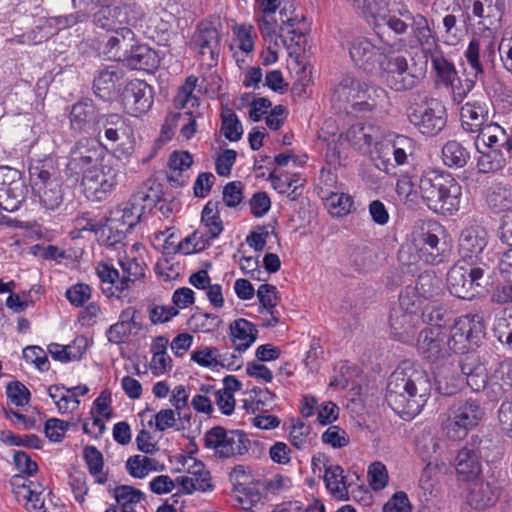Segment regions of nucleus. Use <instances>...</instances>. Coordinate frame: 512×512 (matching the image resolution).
Here are the masks:
<instances>
[{"label": "nucleus", "instance_id": "nucleus-1", "mask_svg": "<svg viewBox=\"0 0 512 512\" xmlns=\"http://www.w3.org/2000/svg\"><path fill=\"white\" fill-rule=\"evenodd\" d=\"M485 334L483 317L478 314H466L459 317L450 330L442 326L422 330L417 340L419 355L436 363L449 357L452 352H464L468 344L478 345Z\"/></svg>", "mask_w": 512, "mask_h": 512}, {"label": "nucleus", "instance_id": "nucleus-2", "mask_svg": "<svg viewBox=\"0 0 512 512\" xmlns=\"http://www.w3.org/2000/svg\"><path fill=\"white\" fill-rule=\"evenodd\" d=\"M430 378L425 370L411 361L401 362L392 372L386 388V401L404 419L417 416L430 396Z\"/></svg>", "mask_w": 512, "mask_h": 512}, {"label": "nucleus", "instance_id": "nucleus-3", "mask_svg": "<svg viewBox=\"0 0 512 512\" xmlns=\"http://www.w3.org/2000/svg\"><path fill=\"white\" fill-rule=\"evenodd\" d=\"M333 101L349 113L385 114L390 107L388 92L381 86L350 75L344 76L335 87Z\"/></svg>", "mask_w": 512, "mask_h": 512}, {"label": "nucleus", "instance_id": "nucleus-4", "mask_svg": "<svg viewBox=\"0 0 512 512\" xmlns=\"http://www.w3.org/2000/svg\"><path fill=\"white\" fill-rule=\"evenodd\" d=\"M417 193L429 210L436 214L454 215L460 208L462 187L448 172L427 168L417 180Z\"/></svg>", "mask_w": 512, "mask_h": 512}, {"label": "nucleus", "instance_id": "nucleus-5", "mask_svg": "<svg viewBox=\"0 0 512 512\" xmlns=\"http://www.w3.org/2000/svg\"><path fill=\"white\" fill-rule=\"evenodd\" d=\"M385 131L372 123L357 122L345 133V139L361 154H369L375 167L388 175L395 174L389 159V149L384 146Z\"/></svg>", "mask_w": 512, "mask_h": 512}, {"label": "nucleus", "instance_id": "nucleus-6", "mask_svg": "<svg viewBox=\"0 0 512 512\" xmlns=\"http://www.w3.org/2000/svg\"><path fill=\"white\" fill-rule=\"evenodd\" d=\"M445 229L435 222H429L412 232L411 244L407 253H414L408 265L422 261L425 264L437 265L443 263L449 256L447 243L442 239Z\"/></svg>", "mask_w": 512, "mask_h": 512}, {"label": "nucleus", "instance_id": "nucleus-7", "mask_svg": "<svg viewBox=\"0 0 512 512\" xmlns=\"http://www.w3.org/2000/svg\"><path fill=\"white\" fill-rule=\"evenodd\" d=\"M34 169L37 170V180L34 181V204L45 213L56 210L63 201V192L59 177V169L52 157L39 162Z\"/></svg>", "mask_w": 512, "mask_h": 512}, {"label": "nucleus", "instance_id": "nucleus-8", "mask_svg": "<svg viewBox=\"0 0 512 512\" xmlns=\"http://www.w3.org/2000/svg\"><path fill=\"white\" fill-rule=\"evenodd\" d=\"M484 415V408L479 401L457 400L449 407L447 418L442 422V429L448 438L461 440L480 424Z\"/></svg>", "mask_w": 512, "mask_h": 512}, {"label": "nucleus", "instance_id": "nucleus-9", "mask_svg": "<svg viewBox=\"0 0 512 512\" xmlns=\"http://www.w3.org/2000/svg\"><path fill=\"white\" fill-rule=\"evenodd\" d=\"M424 76V70L409 63L403 55L385 57L380 64V77L388 88L405 92L415 88Z\"/></svg>", "mask_w": 512, "mask_h": 512}, {"label": "nucleus", "instance_id": "nucleus-10", "mask_svg": "<svg viewBox=\"0 0 512 512\" xmlns=\"http://www.w3.org/2000/svg\"><path fill=\"white\" fill-rule=\"evenodd\" d=\"M412 289H403L399 304L390 314V327L395 338L403 343H411L420 324L419 299L411 300Z\"/></svg>", "mask_w": 512, "mask_h": 512}, {"label": "nucleus", "instance_id": "nucleus-11", "mask_svg": "<svg viewBox=\"0 0 512 512\" xmlns=\"http://www.w3.org/2000/svg\"><path fill=\"white\" fill-rule=\"evenodd\" d=\"M409 122L423 135L436 136L446 126V108L435 98H426L407 109Z\"/></svg>", "mask_w": 512, "mask_h": 512}, {"label": "nucleus", "instance_id": "nucleus-12", "mask_svg": "<svg viewBox=\"0 0 512 512\" xmlns=\"http://www.w3.org/2000/svg\"><path fill=\"white\" fill-rule=\"evenodd\" d=\"M466 62L463 63V76H458L456 81L445 87L450 89L452 100L455 104H460L473 90L478 80H482L484 75V66L480 60V43L477 39H472L464 52Z\"/></svg>", "mask_w": 512, "mask_h": 512}, {"label": "nucleus", "instance_id": "nucleus-13", "mask_svg": "<svg viewBox=\"0 0 512 512\" xmlns=\"http://www.w3.org/2000/svg\"><path fill=\"white\" fill-rule=\"evenodd\" d=\"M204 443L219 458L244 455L250 446V440L243 431L227 430L221 426L208 430L204 435Z\"/></svg>", "mask_w": 512, "mask_h": 512}, {"label": "nucleus", "instance_id": "nucleus-14", "mask_svg": "<svg viewBox=\"0 0 512 512\" xmlns=\"http://www.w3.org/2000/svg\"><path fill=\"white\" fill-rule=\"evenodd\" d=\"M488 233L480 226L465 228L458 240V252L460 257L477 266H488Z\"/></svg>", "mask_w": 512, "mask_h": 512}, {"label": "nucleus", "instance_id": "nucleus-15", "mask_svg": "<svg viewBox=\"0 0 512 512\" xmlns=\"http://www.w3.org/2000/svg\"><path fill=\"white\" fill-rule=\"evenodd\" d=\"M119 171L110 165H98L86 170L81 186L86 198L100 201L113 190L119 181Z\"/></svg>", "mask_w": 512, "mask_h": 512}, {"label": "nucleus", "instance_id": "nucleus-16", "mask_svg": "<svg viewBox=\"0 0 512 512\" xmlns=\"http://www.w3.org/2000/svg\"><path fill=\"white\" fill-rule=\"evenodd\" d=\"M483 275L484 268L481 266L466 268L454 265L447 274L448 289L459 299L471 300L479 294Z\"/></svg>", "mask_w": 512, "mask_h": 512}, {"label": "nucleus", "instance_id": "nucleus-17", "mask_svg": "<svg viewBox=\"0 0 512 512\" xmlns=\"http://www.w3.org/2000/svg\"><path fill=\"white\" fill-rule=\"evenodd\" d=\"M399 13L401 16L410 21L412 35L410 40V47H419L426 58L440 50L438 45V37L430 27L429 21L424 15L412 14L408 7L405 5L399 9Z\"/></svg>", "mask_w": 512, "mask_h": 512}, {"label": "nucleus", "instance_id": "nucleus-18", "mask_svg": "<svg viewBox=\"0 0 512 512\" xmlns=\"http://www.w3.org/2000/svg\"><path fill=\"white\" fill-rule=\"evenodd\" d=\"M353 63L365 72H373L385 59V47L379 46L367 37H355L348 46Z\"/></svg>", "mask_w": 512, "mask_h": 512}, {"label": "nucleus", "instance_id": "nucleus-19", "mask_svg": "<svg viewBox=\"0 0 512 512\" xmlns=\"http://www.w3.org/2000/svg\"><path fill=\"white\" fill-rule=\"evenodd\" d=\"M154 102L153 89L145 81L134 79L127 83L122 94L125 110L139 117L150 110Z\"/></svg>", "mask_w": 512, "mask_h": 512}, {"label": "nucleus", "instance_id": "nucleus-20", "mask_svg": "<svg viewBox=\"0 0 512 512\" xmlns=\"http://www.w3.org/2000/svg\"><path fill=\"white\" fill-rule=\"evenodd\" d=\"M142 329L140 313L135 307L129 306L120 312L117 322L109 326L105 335L109 343L120 345L128 342L131 336L137 335Z\"/></svg>", "mask_w": 512, "mask_h": 512}, {"label": "nucleus", "instance_id": "nucleus-21", "mask_svg": "<svg viewBox=\"0 0 512 512\" xmlns=\"http://www.w3.org/2000/svg\"><path fill=\"white\" fill-rule=\"evenodd\" d=\"M481 447L475 446V442L466 445L458 451L455 458L457 475L462 481H475L482 473Z\"/></svg>", "mask_w": 512, "mask_h": 512}, {"label": "nucleus", "instance_id": "nucleus-22", "mask_svg": "<svg viewBox=\"0 0 512 512\" xmlns=\"http://www.w3.org/2000/svg\"><path fill=\"white\" fill-rule=\"evenodd\" d=\"M88 143V139L81 140L71 149L66 165L70 176H83L86 170L98 166L99 151L95 147H89Z\"/></svg>", "mask_w": 512, "mask_h": 512}, {"label": "nucleus", "instance_id": "nucleus-23", "mask_svg": "<svg viewBox=\"0 0 512 512\" xmlns=\"http://www.w3.org/2000/svg\"><path fill=\"white\" fill-rule=\"evenodd\" d=\"M106 41L102 45V54L110 60L123 61L133 43L136 35L128 26L108 32Z\"/></svg>", "mask_w": 512, "mask_h": 512}, {"label": "nucleus", "instance_id": "nucleus-24", "mask_svg": "<svg viewBox=\"0 0 512 512\" xmlns=\"http://www.w3.org/2000/svg\"><path fill=\"white\" fill-rule=\"evenodd\" d=\"M188 476L177 478L183 491L192 494L194 491L207 492L213 489L210 472L205 469L203 462L189 458L186 460Z\"/></svg>", "mask_w": 512, "mask_h": 512}, {"label": "nucleus", "instance_id": "nucleus-25", "mask_svg": "<svg viewBox=\"0 0 512 512\" xmlns=\"http://www.w3.org/2000/svg\"><path fill=\"white\" fill-rule=\"evenodd\" d=\"M7 395V407L4 408L6 417L13 423L22 424L25 428H28L30 422L26 417L18 411H15L14 407H22L27 405L30 399L29 389L19 381H13L7 384L6 387Z\"/></svg>", "mask_w": 512, "mask_h": 512}, {"label": "nucleus", "instance_id": "nucleus-26", "mask_svg": "<svg viewBox=\"0 0 512 512\" xmlns=\"http://www.w3.org/2000/svg\"><path fill=\"white\" fill-rule=\"evenodd\" d=\"M101 7L93 14L96 27L111 32L130 24L128 10L130 7L113 6L112 3L100 4Z\"/></svg>", "mask_w": 512, "mask_h": 512}, {"label": "nucleus", "instance_id": "nucleus-27", "mask_svg": "<svg viewBox=\"0 0 512 512\" xmlns=\"http://www.w3.org/2000/svg\"><path fill=\"white\" fill-rule=\"evenodd\" d=\"M197 86L198 78L195 75H189L178 88L173 103L177 110H183L186 115L202 117L200 99L196 94Z\"/></svg>", "mask_w": 512, "mask_h": 512}, {"label": "nucleus", "instance_id": "nucleus-28", "mask_svg": "<svg viewBox=\"0 0 512 512\" xmlns=\"http://www.w3.org/2000/svg\"><path fill=\"white\" fill-rule=\"evenodd\" d=\"M462 127L465 131L476 133L489 122V105L485 100L473 99L466 102L460 112Z\"/></svg>", "mask_w": 512, "mask_h": 512}, {"label": "nucleus", "instance_id": "nucleus-29", "mask_svg": "<svg viewBox=\"0 0 512 512\" xmlns=\"http://www.w3.org/2000/svg\"><path fill=\"white\" fill-rule=\"evenodd\" d=\"M124 77V71L118 65H109L101 68L93 81L95 94L107 100L115 95Z\"/></svg>", "mask_w": 512, "mask_h": 512}, {"label": "nucleus", "instance_id": "nucleus-30", "mask_svg": "<svg viewBox=\"0 0 512 512\" xmlns=\"http://www.w3.org/2000/svg\"><path fill=\"white\" fill-rule=\"evenodd\" d=\"M461 373L465 376L467 385L474 392L484 390L489 380L486 364L475 355H466L461 362Z\"/></svg>", "mask_w": 512, "mask_h": 512}, {"label": "nucleus", "instance_id": "nucleus-31", "mask_svg": "<svg viewBox=\"0 0 512 512\" xmlns=\"http://www.w3.org/2000/svg\"><path fill=\"white\" fill-rule=\"evenodd\" d=\"M192 44L202 55L209 52L212 60L218 56V47L220 44V33L210 22H200L193 36Z\"/></svg>", "mask_w": 512, "mask_h": 512}, {"label": "nucleus", "instance_id": "nucleus-32", "mask_svg": "<svg viewBox=\"0 0 512 512\" xmlns=\"http://www.w3.org/2000/svg\"><path fill=\"white\" fill-rule=\"evenodd\" d=\"M500 372L502 376L492 375L483 390L491 401H498L503 397L510 396L512 393V364L507 362L501 363Z\"/></svg>", "mask_w": 512, "mask_h": 512}, {"label": "nucleus", "instance_id": "nucleus-33", "mask_svg": "<svg viewBox=\"0 0 512 512\" xmlns=\"http://www.w3.org/2000/svg\"><path fill=\"white\" fill-rule=\"evenodd\" d=\"M122 62L131 69L151 71L158 67L159 59L150 47L134 42Z\"/></svg>", "mask_w": 512, "mask_h": 512}, {"label": "nucleus", "instance_id": "nucleus-34", "mask_svg": "<svg viewBox=\"0 0 512 512\" xmlns=\"http://www.w3.org/2000/svg\"><path fill=\"white\" fill-rule=\"evenodd\" d=\"M468 503L475 509H484L493 506L499 498V488L490 482L479 480L471 481Z\"/></svg>", "mask_w": 512, "mask_h": 512}, {"label": "nucleus", "instance_id": "nucleus-35", "mask_svg": "<svg viewBox=\"0 0 512 512\" xmlns=\"http://www.w3.org/2000/svg\"><path fill=\"white\" fill-rule=\"evenodd\" d=\"M384 146L389 149V156L392 154L394 162L391 163L395 168L408 164L409 157L415 152V141L404 135H385Z\"/></svg>", "mask_w": 512, "mask_h": 512}, {"label": "nucleus", "instance_id": "nucleus-36", "mask_svg": "<svg viewBox=\"0 0 512 512\" xmlns=\"http://www.w3.org/2000/svg\"><path fill=\"white\" fill-rule=\"evenodd\" d=\"M97 112L89 101H80L72 106L70 112L71 128L76 132H89L94 129Z\"/></svg>", "mask_w": 512, "mask_h": 512}, {"label": "nucleus", "instance_id": "nucleus-37", "mask_svg": "<svg viewBox=\"0 0 512 512\" xmlns=\"http://www.w3.org/2000/svg\"><path fill=\"white\" fill-rule=\"evenodd\" d=\"M230 335L237 352L246 351L257 339L255 326L244 318H239L230 324Z\"/></svg>", "mask_w": 512, "mask_h": 512}, {"label": "nucleus", "instance_id": "nucleus-38", "mask_svg": "<svg viewBox=\"0 0 512 512\" xmlns=\"http://www.w3.org/2000/svg\"><path fill=\"white\" fill-rule=\"evenodd\" d=\"M142 213L143 206L128 202L123 207L113 209L106 220L128 232L139 223Z\"/></svg>", "mask_w": 512, "mask_h": 512}, {"label": "nucleus", "instance_id": "nucleus-39", "mask_svg": "<svg viewBox=\"0 0 512 512\" xmlns=\"http://www.w3.org/2000/svg\"><path fill=\"white\" fill-rule=\"evenodd\" d=\"M324 482L328 491L338 500L348 498V484L341 466L324 463Z\"/></svg>", "mask_w": 512, "mask_h": 512}, {"label": "nucleus", "instance_id": "nucleus-40", "mask_svg": "<svg viewBox=\"0 0 512 512\" xmlns=\"http://www.w3.org/2000/svg\"><path fill=\"white\" fill-rule=\"evenodd\" d=\"M404 289L413 290L411 300L419 299L421 307L424 302L433 301L432 298L439 294V280L433 272L425 271L418 276L415 286H406Z\"/></svg>", "mask_w": 512, "mask_h": 512}, {"label": "nucleus", "instance_id": "nucleus-41", "mask_svg": "<svg viewBox=\"0 0 512 512\" xmlns=\"http://www.w3.org/2000/svg\"><path fill=\"white\" fill-rule=\"evenodd\" d=\"M371 19L375 26L380 27L385 25L396 35L406 34L410 27V23L406 22V18L401 16L399 12L395 13L389 9L387 1L378 8V11Z\"/></svg>", "mask_w": 512, "mask_h": 512}, {"label": "nucleus", "instance_id": "nucleus-42", "mask_svg": "<svg viewBox=\"0 0 512 512\" xmlns=\"http://www.w3.org/2000/svg\"><path fill=\"white\" fill-rule=\"evenodd\" d=\"M123 277L120 280V286H116L117 291H123L129 287L130 282H134L144 276V262L135 255H120L118 258Z\"/></svg>", "mask_w": 512, "mask_h": 512}, {"label": "nucleus", "instance_id": "nucleus-43", "mask_svg": "<svg viewBox=\"0 0 512 512\" xmlns=\"http://www.w3.org/2000/svg\"><path fill=\"white\" fill-rule=\"evenodd\" d=\"M441 157L445 166L459 169L470 160V151L463 143L449 140L442 147Z\"/></svg>", "mask_w": 512, "mask_h": 512}, {"label": "nucleus", "instance_id": "nucleus-44", "mask_svg": "<svg viewBox=\"0 0 512 512\" xmlns=\"http://www.w3.org/2000/svg\"><path fill=\"white\" fill-rule=\"evenodd\" d=\"M103 129L105 138L111 142L121 139L130 140L133 137V129L126 119L118 114L105 116L103 119Z\"/></svg>", "mask_w": 512, "mask_h": 512}, {"label": "nucleus", "instance_id": "nucleus-45", "mask_svg": "<svg viewBox=\"0 0 512 512\" xmlns=\"http://www.w3.org/2000/svg\"><path fill=\"white\" fill-rule=\"evenodd\" d=\"M427 58L431 61L438 82L446 86L458 79V72L455 65L443 55L441 50L436 51Z\"/></svg>", "mask_w": 512, "mask_h": 512}, {"label": "nucleus", "instance_id": "nucleus-46", "mask_svg": "<svg viewBox=\"0 0 512 512\" xmlns=\"http://www.w3.org/2000/svg\"><path fill=\"white\" fill-rule=\"evenodd\" d=\"M27 186L23 181L14 183L7 189L0 192V207L8 212H15L19 209L21 203L25 200Z\"/></svg>", "mask_w": 512, "mask_h": 512}, {"label": "nucleus", "instance_id": "nucleus-47", "mask_svg": "<svg viewBox=\"0 0 512 512\" xmlns=\"http://www.w3.org/2000/svg\"><path fill=\"white\" fill-rule=\"evenodd\" d=\"M503 148H492L477 150L480 154L477 166L480 172L490 173L501 170L506 164V157Z\"/></svg>", "mask_w": 512, "mask_h": 512}, {"label": "nucleus", "instance_id": "nucleus-48", "mask_svg": "<svg viewBox=\"0 0 512 512\" xmlns=\"http://www.w3.org/2000/svg\"><path fill=\"white\" fill-rule=\"evenodd\" d=\"M216 238L217 237H210L208 231L200 227L191 235L179 242V252L185 255L201 252L210 245L211 240Z\"/></svg>", "mask_w": 512, "mask_h": 512}, {"label": "nucleus", "instance_id": "nucleus-49", "mask_svg": "<svg viewBox=\"0 0 512 512\" xmlns=\"http://www.w3.org/2000/svg\"><path fill=\"white\" fill-rule=\"evenodd\" d=\"M230 476L231 479L236 482L235 492L242 494L245 497L249 496V499H243L240 495H237V499L242 505V508L245 510L250 509L254 499H258V494L251 493L250 489L246 487V480L249 478V476L247 475L245 467L243 465L235 466L231 471Z\"/></svg>", "mask_w": 512, "mask_h": 512}, {"label": "nucleus", "instance_id": "nucleus-50", "mask_svg": "<svg viewBox=\"0 0 512 512\" xmlns=\"http://www.w3.org/2000/svg\"><path fill=\"white\" fill-rule=\"evenodd\" d=\"M48 395L53 400L60 413H67L79 407V399L74 398L65 386L53 385L47 389Z\"/></svg>", "mask_w": 512, "mask_h": 512}, {"label": "nucleus", "instance_id": "nucleus-51", "mask_svg": "<svg viewBox=\"0 0 512 512\" xmlns=\"http://www.w3.org/2000/svg\"><path fill=\"white\" fill-rule=\"evenodd\" d=\"M218 202L208 201L202 210V228L208 231L210 237H219L223 231V222L218 211Z\"/></svg>", "mask_w": 512, "mask_h": 512}, {"label": "nucleus", "instance_id": "nucleus-52", "mask_svg": "<svg viewBox=\"0 0 512 512\" xmlns=\"http://www.w3.org/2000/svg\"><path fill=\"white\" fill-rule=\"evenodd\" d=\"M258 25L261 35L266 43L273 44L275 49H279L281 44L286 45L282 35L278 33L279 27L274 15H261L258 17Z\"/></svg>", "mask_w": 512, "mask_h": 512}, {"label": "nucleus", "instance_id": "nucleus-53", "mask_svg": "<svg viewBox=\"0 0 512 512\" xmlns=\"http://www.w3.org/2000/svg\"><path fill=\"white\" fill-rule=\"evenodd\" d=\"M488 205L496 212L508 210L512 207V192L501 184H494L487 194Z\"/></svg>", "mask_w": 512, "mask_h": 512}, {"label": "nucleus", "instance_id": "nucleus-54", "mask_svg": "<svg viewBox=\"0 0 512 512\" xmlns=\"http://www.w3.org/2000/svg\"><path fill=\"white\" fill-rule=\"evenodd\" d=\"M326 207L332 216H346L352 211L353 199L343 192H331L326 197Z\"/></svg>", "mask_w": 512, "mask_h": 512}, {"label": "nucleus", "instance_id": "nucleus-55", "mask_svg": "<svg viewBox=\"0 0 512 512\" xmlns=\"http://www.w3.org/2000/svg\"><path fill=\"white\" fill-rule=\"evenodd\" d=\"M29 477L30 476H25L23 474H15L10 480L12 492L16 500L28 511L30 510L29 504L32 499V482L30 481Z\"/></svg>", "mask_w": 512, "mask_h": 512}, {"label": "nucleus", "instance_id": "nucleus-56", "mask_svg": "<svg viewBox=\"0 0 512 512\" xmlns=\"http://www.w3.org/2000/svg\"><path fill=\"white\" fill-rule=\"evenodd\" d=\"M416 443L424 460L437 459L442 450V441L430 432L421 434Z\"/></svg>", "mask_w": 512, "mask_h": 512}, {"label": "nucleus", "instance_id": "nucleus-57", "mask_svg": "<svg viewBox=\"0 0 512 512\" xmlns=\"http://www.w3.org/2000/svg\"><path fill=\"white\" fill-rule=\"evenodd\" d=\"M420 312V322L422 321L430 324L431 327H435L441 326L440 323L444 321L447 311L438 302L429 301L421 306Z\"/></svg>", "mask_w": 512, "mask_h": 512}, {"label": "nucleus", "instance_id": "nucleus-58", "mask_svg": "<svg viewBox=\"0 0 512 512\" xmlns=\"http://www.w3.org/2000/svg\"><path fill=\"white\" fill-rule=\"evenodd\" d=\"M419 488L422 491L425 500H429L430 497L436 496L437 492V472L436 467L432 466L429 462L423 469L420 479Z\"/></svg>", "mask_w": 512, "mask_h": 512}, {"label": "nucleus", "instance_id": "nucleus-59", "mask_svg": "<svg viewBox=\"0 0 512 512\" xmlns=\"http://www.w3.org/2000/svg\"><path fill=\"white\" fill-rule=\"evenodd\" d=\"M153 460L147 456L135 455L126 462L129 474L134 478H144L154 470Z\"/></svg>", "mask_w": 512, "mask_h": 512}, {"label": "nucleus", "instance_id": "nucleus-60", "mask_svg": "<svg viewBox=\"0 0 512 512\" xmlns=\"http://www.w3.org/2000/svg\"><path fill=\"white\" fill-rule=\"evenodd\" d=\"M125 234L126 231L106 220L102 231H100L99 243L107 247L117 248L118 245H123Z\"/></svg>", "mask_w": 512, "mask_h": 512}, {"label": "nucleus", "instance_id": "nucleus-61", "mask_svg": "<svg viewBox=\"0 0 512 512\" xmlns=\"http://www.w3.org/2000/svg\"><path fill=\"white\" fill-rule=\"evenodd\" d=\"M191 360L203 367L217 368L220 366V352L215 347H202L192 352Z\"/></svg>", "mask_w": 512, "mask_h": 512}, {"label": "nucleus", "instance_id": "nucleus-62", "mask_svg": "<svg viewBox=\"0 0 512 512\" xmlns=\"http://www.w3.org/2000/svg\"><path fill=\"white\" fill-rule=\"evenodd\" d=\"M233 34L238 48L244 53L254 49V29L251 25L240 24L233 27Z\"/></svg>", "mask_w": 512, "mask_h": 512}, {"label": "nucleus", "instance_id": "nucleus-63", "mask_svg": "<svg viewBox=\"0 0 512 512\" xmlns=\"http://www.w3.org/2000/svg\"><path fill=\"white\" fill-rule=\"evenodd\" d=\"M437 390L442 395H453L463 383L462 376L454 374L448 375L444 371H439L435 376Z\"/></svg>", "mask_w": 512, "mask_h": 512}, {"label": "nucleus", "instance_id": "nucleus-64", "mask_svg": "<svg viewBox=\"0 0 512 512\" xmlns=\"http://www.w3.org/2000/svg\"><path fill=\"white\" fill-rule=\"evenodd\" d=\"M498 269L506 284L496 288L493 293V300L497 303L512 302V268L505 270L502 264H498Z\"/></svg>", "mask_w": 512, "mask_h": 512}]
</instances>
